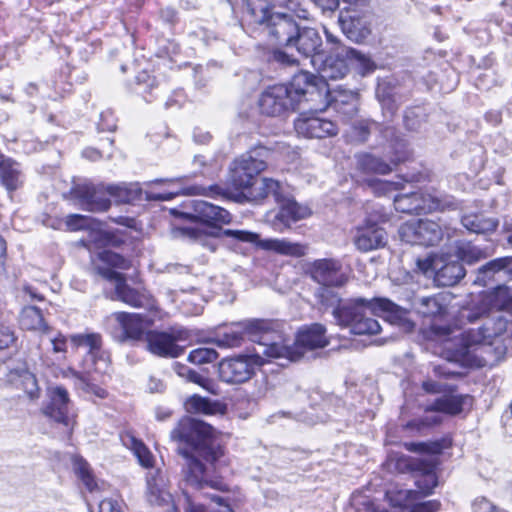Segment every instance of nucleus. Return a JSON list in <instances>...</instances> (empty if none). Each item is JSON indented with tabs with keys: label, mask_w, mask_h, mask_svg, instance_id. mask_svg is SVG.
Masks as SVG:
<instances>
[{
	"label": "nucleus",
	"mask_w": 512,
	"mask_h": 512,
	"mask_svg": "<svg viewBox=\"0 0 512 512\" xmlns=\"http://www.w3.org/2000/svg\"><path fill=\"white\" fill-rule=\"evenodd\" d=\"M254 341L264 346L263 355L268 358L300 360L308 351L323 349L330 344L327 328L322 323L301 326L293 344L284 332V322L276 319H257L248 326Z\"/></svg>",
	"instance_id": "obj_1"
},
{
	"label": "nucleus",
	"mask_w": 512,
	"mask_h": 512,
	"mask_svg": "<svg viewBox=\"0 0 512 512\" xmlns=\"http://www.w3.org/2000/svg\"><path fill=\"white\" fill-rule=\"evenodd\" d=\"M19 323L24 330H39L43 333H48L51 330V327L45 321L41 309L33 305H28L22 308L19 316Z\"/></svg>",
	"instance_id": "obj_32"
},
{
	"label": "nucleus",
	"mask_w": 512,
	"mask_h": 512,
	"mask_svg": "<svg viewBox=\"0 0 512 512\" xmlns=\"http://www.w3.org/2000/svg\"><path fill=\"white\" fill-rule=\"evenodd\" d=\"M427 307L426 314L432 317H443L448 314L447 305L444 304V297L440 294L433 295L422 300Z\"/></svg>",
	"instance_id": "obj_52"
},
{
	"label": "nucleus",
	"mask_w": 512,
	"mask_h": 512,
	"mask_svg": "<svg viewBox=\"0 0 512 512\" xmlns=\"http://www.w3.org/2000/svg\"><path fill=\"white\" fill-rule=\"evenodd\" d=\"M273 15L274 14H270L268 4L265 0H247L246 16L251 23L268 25Z\"/></svg>",
	"instance_id": "obj_44"
},
{
	"label": "nucleus",
	"mask_w": 512,
	"mask_h": 512,
	"mask_svg": "<svg viewBox=\"0 0 512 512\" xmlns=\"http://www.w3.org/2000/svg\"><path fill=\"white\" fill-rule=\"evenodd\" d=\"M259 108L261 113L267 116H279L289 109H294L287 86L278 84L267 88L260 96Z\"/></svg>",
	"instance_id": "obj_20"
},
{
	"label": "nucleus",
	"mask_w": 512,
	"mask_h": 512,
	"mask_svg": "<svg viewBox=\"0 0 512 512\" xmlns=\"http://www.w3.org/2000/svg\"><path fill=\"white\" fill-rule=\"evenodd\" d=\"M287 86L289 98L292 105L295 107L307 95L314 100V97L322 98L329 95L328 84L320 81L318 76L309 72L301 71L295 74Z\"/></svg>",
	"instance_id": "obj_15"
},
{
	"label": "nucleus",
	"mask_w": 512,
	"mask_h": 512,
	"mask_svg": "<svg viewBox=\"0 0 512 512\" xmlns=\"http://www.w3.org/2000/svg\"><path fill=\"white\" fill-rule=\"evenodd\" d=\"M329 106V102L325 99L321 107L314 110L303 111L295 120V128H322L324 125L333 123L325 118L323 114Z\"/></svg>",
	"instance_id": "obj_34"
},
{
	"label": "nucleus",
	"mask_w": 512,
	"mask_h": 512,
	"mask_svg": "<svg viewBox=\"0 0 512 512\" xmlns=\"http://www.w3.org/2000/svg\"><path fill=\"white\" fill-rule=\"evenodd\" d=\"M453 445L454 439L451 433L444 434L436 440L402 443V447L408 452L430 456H439L445 450L451 449Z\"/></svg>",
	"instance_id": "obj_28"
},
{
	"label": "nucleus",
	"mask_w": 512,
	"mask_h": 512,
	"mask_svg": "<svg viewBox=\"0 0 512 512\" xmlns=\"http://www.w3.org/2000/svg\"><path fill=\"white\" fill-rule=\"evenodd\" d=\"M457 257L461 263L472 265L487 258L488 254L484 249L467 243L457 248Z\"/></svg>",
	"instance_id": "obj_49"
},
{
	"label": "nucleus",
	"mask_w": 512,
	"mask_h": 512,
	"mask_svg": "<svg viewBox=\"0 0 512 512\" xmlns=\"http://www.w3.org/2000/svg\"><path fill=\"white\" fill-rule=\"evenodd\" d=\"M273 15L274 14H270L268 4L265 0H247L246 16L251 23L268 25Z\"/></svg>",
	"instance_id": "obj_45"
},
{
	"label": "nucleus",
	"mask_w": 512,
	"mask_h": 512,
	"mask_svg": "<svg viewBox=\"0 0 512 512\" xmlns=\"http://www.w3.org/2000/svg\"><path fill=\"white\" fill-rule=\"evenodd\" d=\"M257 357L250 355H238L224 358L219 362V378L228 384H242L255 375Z\"/></svg>",
	"instance_id": "obj_16"
},
{
	"label": "nucleus",
	"mask_w": 512,
	"mask_h": 512,
	"mask_svg": "<svg viewBox=\"0 0 512 512\" xmlns=\"http://www.w3.org/2000/svg\"><path fill=\"white\" fill-rule=\"evenodd\" d=\"M339 23L346 36L355 42H362L371 33V17L368 13L347 10L340 14Z\"/></svg>",
	"instance_id": "obj_21"
},
{
	"label": "nucleus",
	"mask_w": 512,
	"mask_h": 512,
	"mask_svg": "<svg viewBox=\"0 0 512 512\" xmlns=\"http://www.w3.org/2000/svg\"><path fill=\"white\" fill-rule=\"evenodd\" d=\"M331 288L323 286L318 294V301L326 309L333 308L332 315L339 327L350 328L354 335H377L381 331L376 319L364 315V298L343 302L339 294Z\"/></svg>",
	"instance_id": "obj_4"
},
{
	"label": "nucleus",
	"mask_w": 512,
	"mask_h": 512,
	"mask_svg": "<svg viewBox=\"0 0 512 512\" xmlns=\"http://www.w3.org/2000/svg\"><path fill=\"white\" fill-rule=\"evenodd\" d=\"M512 264V256H505L493 259L478 269L476 282L484 281L486 274L493 275L501 270L508 268Z\"/></svg>",
	"instance_id": "obj_50"
},
{
	"label": "nucleus",
	"mask_w": 512,
	"mask_h": 512,
	"mask_svg": "<svg viewBox=\"0 0 512 512\" xmlns=\"http://www.w3.org/2000/svg\"><path fill=\"white\" fill-rule=\"evenodd\" d=\"M390 216L382 210L371 211L363 223L356 226L353 244L360 252H369L386 245L387 233L382 225L389 222Z\"/></svg>",
	"instance_id": "obj_7"
},
{
	"label": "nucleus",
	"mask_w": 512,
	"mask_h": 512,
	"mask_svg": "<svg viewBox=\"0 0 512 512\" xmlns=\"http://www.w3.org/2000/svg\"><path fill=\"white\" fill-rule=\"evenodd\" d=\"M190 333L187 329L169 327L168 330L150 329L147 331L146 349L151 354L161 358H178L184 354V347L179 342L188 340Z\"/></svg>",
	"instance_id": "obj_8"
},
{
	"label": "nucleus",
	"mask_w": 512,
	"mask_h": 512,
	"mask_svg": "<svg viewBox=\"0 0 512 512\" xmlns=\"http://www.w3.org/2000/svg\"><path fill=\"white\" fill-rule=\"evenodd\" d=\"M389 152L386 162L381 157L368 152H362L355 155L356 169L363 175H387L393 171L399 164L412 159V152L408 149V144L403 139H394L389 144Z\"/></svg>",
	"instance_id": "obj_5"
},
{
	"label": "nucleus",
	"mask_w": 512,
	"mask_h": 512,
	"mask_svg": "<svg viewBox=\"0 0 512 512\" xmlns=\"http://www.w3.org/2000/svg\"><path fill=\"white\" fill-rule=\"evenodd\" d=\"M217 236L231 238L234 241L243 243H257L259 240V235L257 233L246 230L224 229L221 230Z\"/></svg>",
	"instance_id": "obj_56"
},
{
	"label": "nucleus",
	"mask_w": 512,
	"mask_h": 512,
	"mask_svg": "<svg viewBox=\"0 0 512 512\" xmlns=\"http://www.w3.org/2000/svg\"><path fill=\"white\" fill-rule=\"evenodd\" d=\"M266 247L278 254L296 258L305 256L308 250L306 244L294 243L285 239L269 240Z\"/></svg>",
	"instance_id": "obj_42"
},
{
	"label": "nucleus",
	"mask_w": 512,
	"mask_h": 512,
	"mask_svg": "<svg viewBox=\"0 0 512 512\" xmlns=\"http://www.w3.org/2000/svg\"><path fill=\"white\" fill-rule=\"evenodd\" d=\"M142 189L137 184L109 185L110 199L119 204H134L142 200Z\"/></svg>",
	"instance_id": "obj_37"
},
{
	"label": "nucleus",
	"mask_w": 512,
	"mask_h": 512,
	"mask_svg": "<svg viewBox=\"0 0 512 512\" xmlns=\"http://www.w3.org/2000/svg\"><path fill=\"white\" fill-rule=\"evenodd\" d=\"M48 402L41 408V413L50 421L66 428L71 440L77 425V414L70 411L71 399L64 386H55L49 390Z\"/></svg>",
	"instance_id": "obj_9"
},
{
	"label": "nucleus",
	"mask_w": 512,
	"mask_h": 512,
	"mask_svg": "<svg viewBox=\"0 0 512 512\" xmlns=\"http://www.w3.org/2000/svg\"><path fill=\"white\" fill-rule=\"evenodd\" d=\"M321 43V37L314 28H303L298 30L292 47H295L303 56L311 57L312 60L314 56L322 54L318 51Z\"/></svg>",
	"instance_id": "obj_29"
},
{
	"label": "nucleus",
	"mask_w": 512,
	"mask_h": 512,
	"mask_svg": "<svg viewBox=\"0 0 512 512\" xmlns=\"http://www.w3.org/2000/svg\"><path fill=\"white\" fill-rule=\"evenodd\" d=\"M99 512H124L122 505L115 499L105 498L99 504Z\"/></svg>",
	"instance_id": "obj_62"
},
{
	"label": "nucleus",
	"mask_w": 512,
	"mask_h": 512,
	"mask_svg": "<svg viewBox=\"0 0 512 512\" xmlns=\"http://www.w3.org/2000/svg\"><path fill=\"white\" fill-rule=\"evenodd\" d=\"M72 350L78 351L82 347H87V354L96 363L99 360L110 362V355L103 350V337L98 332L75 333L69 336Z\"/></svg>",
	"instance_id": "obj_22"
},
{
	"label": "nucleus",
	"mask_w": 512,
	"mask_h": 512,
	"mask_svg": "<svg viewBox=\"0 0 512 512\" xmlns=\"http://www.w3.org/2000/svg\"><path fill=\"white\" fill-rule=\"evenodd\" d=\"M90 218L81 214H69L65 218V225L68 231H80L88 229Z\"/></svg>",
	"instance_id": "obj_58"
},
{
	"label": "nucleus",
	"mask_w": 512,
	"mask_h": 512,
	"mask_svg": "<svg viewBox=\"0 0 512 512\" xmlns=\"http://www.w3.org/2000/svg\"><path fill=\"white\" fill-rule=\"evenodd\" d=\"M365 182L377 197L385 196L388 193L399 189V184L393 181L372 178L367 179Z\"/></svg>",
	"instance_id": "obj_55"
},
{
	"label": "nucleus",
	"mask_w": 512,
	"mask_h": 512,
	"mask_svg": "<svg viewBox=\"0 0 512 512\" xmlns=\"http://www.w3.org/2000/svg\"><path fill=\"white\" fill-rule=\"evenodd\" d=\"M345 46H337L334 53L325 56L318 54L311 60L312 65L317 68L319 80L327 83V80H337L343 78L349 71L348 59L339 54V50Z\"/></svg>",
	"instance_id": "obj_19"
},
{
	"label": "nucleus",
	"mask_w": 512,
	"mask_h": 512,
	"mask_svg": "<svg viewBox=\"0 0 512 512\" xmlns=\"http://www.w3.org/2000/svg\"><path fill=\"white\" fill-rule=\"evenodd\" d=\"M74 469L77 477L82 481L86 489L90 492L98 488L93 471L90 464L83 457H78L74 461Z\"/></svg>",
	"instance_id": "obj_47"
},
{
	"label": "nucleus",
	"mask_w": 512,
	"mask_h": 512,
	"mask_svg": "<svg viewBox=\"0 0 512 512\" xmlns=\"http://www.w3.org/2000/svg\"><path fill=\"white\" fill-rule=\"evenodd\" d=\"M113 318L121 328V342L138 343L144 341L147 331L153 325V320L141 313L117 311L113 313Z\"/></svg>",
	"instance_id": "obj_18"
},
{
	"label": "nucleus",
	"mask_w": 512,
	"mask_h": 512,
	"mask_svg": "<svg viewBox=\"0 0 512 512\" xmlns=\"http://www.w3.org/2000/svg\"><path fill=\"white\" fill-rule=\"evenodd\" d=\"M18 336L14 328L4 322H0V351L17 349Z\"/></svg>",
	"instance_id": "obj_54"
},
{
	"label": "nucleus",
	"mask_w": 512,
	"mask_h": 512,
	"mask_svg": "<svg viewBox=\"0 0 512 512\" xmlns=\"http://www.w3.org/2000/svg\"><path fill=\"white\" fill-rule=\"evenodd\" d=\"M168 182L170 186H173V188L162 191H147L146 200L169 201L179 195H201L212 199H229L231 197L229 189H226L217 183L210 185L192 184L179 186V180H169Z\"/></svg>",
	"instance_id": "obj_11"
},
{
	"label": "nucleus",
	"mask_w": 512,
	"mask_h": 512,
	"mask_svg": "<svg viewBox=\"0 0 512 512\" xmlns=\"http://www.w3.org/2000/svg\"><path fill=\"white\" fill-rule=\"evenodd\" d=\"M400 461L405 462L406 469L414 475V484L417 488L416 492H419V498L434 494L439 484L437 470L440 462L438 460L403 457Z\"/></svg>",
	"instance_id": "obj_12"
},
{
	"label": "nucleus",
	"mask_w": 512,
	"mask_h": 512,
	"mask_svg": "<svg viewBox=\"0 0 512 512\" xmlns=\"http://www.w3.org/2000/svg\"><path fill=\"white\" fill-rule=\"evenodd\" d=\"M419 246H434L442 239V228L432 220L419 219Z\"/></svg>",
	"instance_id": "obj_41"
},
{
	"label": "nucleus",
	"mask_w": 512,
	"mask_h": 512,
	"mask_svg": "<svg viewBox=\"0 0 512 512\" xmlns=\"http://www.w3.org/2000/svg\"><path fill=\"white\" fill-rule=\"evenodd\" d=\"M426 214L434 212H450L460 208L459 201L450 194L440 193L433 189L425 191Z\"/></svg>",
	"instance_id": "obj_31"
},
{
	"label": "nucleus",
	"mask_w": 512,
	"mask_h": 512,
	"mask_svg": "<svg viewBox=\"0 0 512 512\" xmlns=\"http://www.w3.org/2000/svg\"><path fill=\"white\" fill-rule=\"evenodd\" d=\"M398 233L401 241L411 245H419V219L401 224Z\"/></svg>",
	"instance_id": "obj_53"
},
{
	"label": "nucleus",
	"mask_w": 512,
	"mask_h": 512,
	"mask_svg": "<svg viewBox=\"0 0 512 512\" xmlns=\"http://www.w3.org/2000/svg\"><path fill=\"white\" fill-rule=\"evenodd\" d=\"M421 388L427 394H431V395L454 393L457 391L456 385L441 384V383L431 380V379L423 381L421 384Z\"/></svg>",
	"instance_id": "obj_57"
},
{
	"label": "nucleus",
	"mask_w": 512,
	"mask_h": 512,
	"mask_svg": "<svg viewBox=\"0 0 512 512\" xmlns=\"http://www.w3.org/2000/svg\"><path fill=\"white\" fill-rule=\"evenodd\" d=\"M385 496L391 507L401 510H410L413 502L420 499L416 490L392 489L388 490Z\"/></svg>",
	"instance_id": "obj_43"
},
{
	"label": "nucleus",
	"mask_w": 512,
	"mask_h": 512,
	"mask_svg": "<svg viewBox=\"0 0 512 512\" xmlns=\"http://www.w3.org/2000/svg\"><path fill=\"white\" fill-rule=\"evenodd\" d=\"M256 319L248 322L244 329L242 331L237 330H231L228 332L223 333L221 336H219L216 340V343L219 347H225V348H235L240 347L245 339V336H247L251 341L258 343L257 341H254L251 337V334L248 332V326L253 323Z\"/></svg>",
	"instance_id": "obj_46"
},
{
	"label": "nucleus",
	"mask_w": 512,
	"mask_h": 512,
	"mask_svg": "<svg viewBox=\"0 0 512 512\" xmlns=\"http://www.w3.org/2000/svg\"><path fill=\"white\" fill-rule=\"evenodd\" d=\"M21 171L17 163L11 158H6L0 163V184L9 192L16 191L21 186Z\"/></svg>",
	"instance_id": "obj_36"
},
{
	"label": "nucleus",
	"mask_w": 512,
	"mask_h": 512,
	"mask_svg": "<svg viewBox=\"0 0 512 512\" xmlns=\"http://www.w3.org/2000/svg\"><path fill=\"white\" fill-rule=\"evenodd\" d=\"M94 274L115 284L114 291L117 300L137 309H145L155 313L159 306L154 295L145 287L134 288L127 283V277L120 271L132 267V260L110 249H102L91 260Z\"/></svg>",
	"instance_id": "obj_3"
},
{
	"label": "nucleus",
	"mask_w": 512,
	"mask_h": 512,
	"mask_svg": "<svg viewBox=\"0 0 512 512\" xmlns=\"http://www.w3.org/2000/svg\"><path fill=\"white\" fill-rule=\"evenodd\" d=\"M207 467L204 464L201 475L191 473V469L186 468L184 472V480L191 487L201 490L204 487H210L220 492H229L230 486L221 477L215 479L206 478Z\"/></svg>",
	"instance_id": "obj_35"
},
{
	"label": "nucleus",
	"mask_w": 512,
	"mask_h": 512,
	"mask_svg": "<svg viewBox=\"0 0 512 512\" xmlns=\"http://www.w3.org/2000/svg\"><path fill=\"white\" fill-rule=\"evenodd\" d=\"M68 341H69V337H67L62 332H58L51 339L53 353H55V354L61 353V354L65 355L68 351Z\"/></svg>",
	"instance_id": "obj_60"
},
{
	"label": "nucleus",
	"mask_w": 512,
	"mask_h": 512,
	"mask_svg": "<svg viewBox=\"0 0 512 512\" xmlns=\"http://www.w3.org/2000/svg\"><path fill=\"white\" fill-rule=\"evenodd\" d=\"M466 275V270L460 261L445 263L435 273V281L439 286L451 287L456 285Z\"/></svg>",
	"instance_id": "obj_33"
},
{
	"label": "nucleus",
	"mask_w": 512,
	"mask_h": 512,
	"mask_svg": "<svg viewBox=\"0 0 512 512\" xmlns=\"http://www.w3.org/2000/svg\"><path fill=\"white\" fill-rule=\"evenodd\" d=\"M1 385L11 391H21L34 402L40 399L42 390L36 375L30 370L26 360L20 359L6 366V372L0 378Z\"/></svg>",
	"instance_id": "obj_10"
},
{
	"label": "nucleus",
	"mask_w": 512,
	"mask_h": 512,
	"mask_svg": "<svg viewBox=\"0 0 512 512\" xmlns=\"http://www.w3.org/2000/svg\"><path fill=\"white\" fill-rule=\"evenodd\" d=\"M181 217L184 220L212 228L229 224L232 219L231 214L226 209L201 200L191 201V211L182 212Z\"/></svg>",
	"instance_id": "obj_17"
},
{
	"label": "nucleus",
	"mask_w": 512,
	"mask_h": 512,
	"mask_svg": "<svg viewBox=\"0 0 512 512\" xmlns=\"http://www.w3.org/2000/svg\"><path fill=\"white\" fill-rule=\"evenodd\" d=\"M396 211L405 214H426L425 191L419 190L394 197Z\"/></svg>",
	"instance_id": "obj_30"
},
{
	"label": "nucleus",
	"mask_w": 512,
	"mask_h": 512,
	"mask_svg": "<svg viewBox=\"0 0 512 512\" xmlns=\"http://www.w3.org/2000/svg\"><path fill=\"white\" fill-rule=\"evenodd\" d=\"M171 439L177 444V453L186 460L191 473L201 475L204 462L215 466L226 454V444L220 432L211 424L183 416L171 431Z\"/></svg>",
	"instance_id": "obj_2"
},
{
	"label": "nucleus",
	"mask_w": 512,
	"mask_h": 512,
	"mask_svg": "<svg viewBox=\"0 0 512 512\" xmlns=\"http://www.w3.org/2000/svg\"><path fill=\"white\" fill-rule=\"evenodd\" d=\"M305 273L316 283L325 287H342L348 277L342 272V263L335 258H321L307 263Z\"/></svg>",
	"instance_id": "obj_13"
},
{
	"label": "nucleus",
	"mask_w": 512,
	"mask_h": 512,
	"mask_svg": "<svg viewBox=\"0 0 512 512\" xmlns=\"http://www.w3.org/2000/svg\"><path fill=\"white\" fill-rule=\"evenodd\" d=\"M298 30L297 24L291 17L280 13L274 14L267 26V33L279 44L285 45L287 48L292 47Z\"/></svg>",
	"instance_id": "obj_23"
},
{
	"label": "nucleus",
	"mask_w": 512,
	"mask_h": 512,
	"mask_svg": "<svg viewBox=\"0 0 512 512\" xmlns=\"http://www.w3.org/2000/svg\"><path fill=\"white\" fill-rule=\"evenodd\" d=\"M473 397L469 394L447 393L436 398L432 404L425 407V412H439L450 416H457L464 411L466 404L472 405Z\"/></svg>",
	"instance_id": "obj_24"
},
{
	"label": "nucleus",
	"mask_w": 512,
	"mask_h": 512,
	"mask_svg": "<svg viewBox=\"0 0 512 512\" xmlns=\"http://www.w3.org/2000/svg\"><path fill=\"white\" fill-rule=\"evenodd\" d=\"M442 504L438 499H431L422 502H413L409 512H439Z\"/></svg>",
	"instance_id": "obj_59"
},
{
	"label": "nucleus",
	"mask_w": 512,
	"mask_h": 512,
	"mask_svg": "<svg viewBox=\"0 0 512 512\" xmlns=\"http://www.w3.org/2000/svg\"><path fill=\"white\" fill-rule=\"evenodd\" d=\"M70 194L81 207L89 212L102 213L111 207L109 186L81 183L71 187Z\"/></svg>",
	"instance_id": "obj_14"
},
{
	"label": "nucleus",
	"mask_w": 512,
	"mask_h": 512,
	"mask_svg": "<svg viewBox=\"0 0 512 512\" xmlns=\"http://www.w3.org/2000/svg\"><path fill=\"white\" fill-rule=\"evenodd\" d=\"M75 376L81 381L83 382L96 396L100 397V398H105L107 397L108 395V392L104 389V388H101L95 384H90L88 382V376L86 375H82L81 373L77 372L75 373Z\"/></svg>",
	"instance_id": "obj_63"
},
{
	"label": "nucleus",
	"mask_w": 512,
	"mask_h": 512,
	"mask_svg": "<svg viewBox=\"0 0 512 512\" xmlns=\"http://www.w3.org/2000/svg\"><path fill=\"white\" fill-rule=\"evenodd\" d=\"M485 301L491 310L503 311L512 309V295L507 286H497L485 296Z\"/></svg>",
	"instance_id": "obj_40"
},
{
	"label": "nucleus",
	"mask_w": 512,
	"mask_h": 512,
	"mask_svg": "<svg viewBox=\"0 0 512 512\" xmlns=\"http://www.w3.org/2000/svg\"><path fill=\"white\" fill-rule=\"evenodd\" d=\"M184 410L190 415H225L227 405L220 400H212L199 394H192L183 403Z\"/></svg>",
	"instance_id": "obj_26"
},
{
	"label": "nucleus",
	"mask_w": 512,
	"mask_h": 512,
	"mask_svg": "<svg viewBox=\"0 0 512 512\" xmlns=\"http://www.w3.org/2000/svg\"><path fill=\"white\" fill-rule=\"evenodd\" d=\"M22 291L25 295L29 296L31 301L43 302L45 301V296L40 293L37 288L31 285H24Z\"/></svg>",
	"instance_id": "obj_64"
},
{
	"label": "nucleus",
	"mask_w": 512,
	"mask_h": 512,
	"mask_svg": "<svg viewBox=\"0 0 512 512\" xmlns=\"http://www.w3.org/2000/svg\"><path fill=\"white\" fill-rule=\"evenodd\" d=\"M339 54L348 59L349 68H355L360 74L365 75L374 71L375 64L367 55L356 49L346 47L339 50Z\"/></svg>",
	"instance_id": "obj_39"
},
{
	"label": "nucleus",
	"mask_w": 512,
	"mask_h": 512,
	"mask_svg": "<svg viewBox=\"0 0 512 512\" xmlns=\"http://www.w3.org/2000/svg\"><path fill=\"white\" fill-rule=\"evenodd\" d=\"M424 117L425 114L423 113V110L421 108L415 107L413 109H410L405 114L406 126L409 128L415 125H422V118Z\"/></svg>",
	"instance_id": "obj_61"
},
{
	"label": "nucleus",
	"mask_w": 512,
	"mask_h": 512,
	"mask_svg": "<svg viewBox=\"0 0 512 512\" xmlns=\"http://www.w3.org/2000/svg\"><path fill=\"white\" fill-rule=\"evenodd\" d=\"M368 309H370L374 314L385 317L394 323H400L406 315V310L404 308L384 297H375L371 300L365 299L363 311L366 317H369L367 315Z\"/></svg>",
	"instance_id": "obj_27"
},
{
	"label": "nucleus",
	"mask_w": 512,
	"mask_h": 512,
	"mask_svg": "<svg viewBox=\"0 0 512 512\" xmlns=\"http://www.w3.org/2000/svg\"><path fill=\"white\" fill-rule=\"evenodd\" d=\"M124 441L125 445L133 451L141 466L144 468H152L154 466V456L141 439L135 437L132 433H126Z\"/></svg>",
	"instance_id": "obj_38"
},
{
	"label": "nucleus",
	"mask_w": 512,
	"mask_h": 512,
	"mask_svg": "<svg viewBox=\"0 0 512 512\" xmlns=\"http://www.w3.org/2000/svg\"><path fill=\"white\" fill-rule=\"evenodd\" d=\"M266 168L267 163L264 160L255 158L249 153L235 158L229 168V187L238 196L247 199L258 182L259 174Z\"/></svg>",
	"instance_id": "obj_6"
},
{
	"label": "nucleus",
	"mask_w": 512,
	"mask_h": 512,
	"mask_svg": "<svg viewBox=\"0 0 512 512\" xmlns=\"http://www.w3.org/2000/svg\"><path fill=\"white\" fill-rule=\"evenodd\" d=\"M219 357L218 352L213 348L199 347L190 351L188 361L196 364H208L217 360Z\"/></svg>",
	"instance_id": "obj_51"
},
{
	"label": "nucleus",
	"mask_w": 512,
	"mask_h": 512,
	"mask_svg": "<svg viewBox=\"0 0 512 512\" xmlns=\"http://www.w3.org/2000/svg\"><path fill=\"white\" fill-rule=\"evenodd\" d=\"M303 215L300 214V207L294 201L288 202L282 205L279 212L276 214L274 219V225L278 223L282 224L285 228L290 227L292 222H296L301 219Z\"/></svg>",
	"instance_id": "obj_48"
},
{
	"label": "nucleus",
	"mask_w": 512,
	"mask_h": 512,
	"mask_svg": "<svg viewBox=\"0 0 512 512\" xmlns=\"http://www.w3.org/2000/svg\"><path fill=\"white\" fill-rule=\"evenodd\" d=\"M269 198H272L277 204H282L286 200L282 183L270 177H263L260 181L258 180L247 197L248 200L257 204H262Z\"/></svg>",
	"instance_id": "obj_25"
}]
</instances>
